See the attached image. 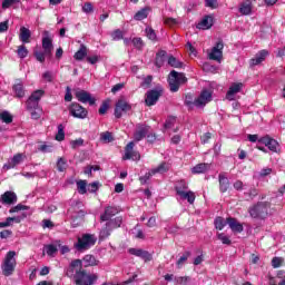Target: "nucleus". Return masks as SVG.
Here are the masks:
<instances>
[{"instance_id": "f257e3e1", "label": "nucleus", "mask_w": 285, "mask_h": 285, "mask_svg": "<svg viewBox=\"0 0 285 285\" xmlns=\"http://www.w3.org/2000/svg\"><path fill=\"white\" fill-rule=\"evenodd\" d=\"M83 266V261L81 259H75L70 264V269L67 272L68 277H71L72 273H76L75 284L76 285H92L96 283L97 279H99V276L97 274H87L86 271H81Z\"/></svg>"}, {"instance_id": "f03ea898", "label": "nucleus", "mask_w": 285, "mask_h": 285, "mask_svg": "<svg viewBox=\"0 0 285 285\" xmlns=\"http://www.w3.org/2000/svg\"><path fill=\"white\" fill-rule=\"evenodd\" d=\"M212 99L213 94L205 89L200 92L199 97L196 100L193 99V95L187 94L185 96V106H188V108H193V106H196V108H204V106L212 101Z\"/></svg>"}, {"instance_id": "7ed1b4c3", "label": "nucleus", "mask_w": 285, "mask_h": 285, "mask_svg": "<svg viewBox=\"0 0 285 285\" xmlns=\"http://www.w3.org/2000/svg\"><path fill=\"white\" fill-rule=\"evenodd\" d=\"M271 210L269 202H258L248 208V213L253 219H266Z\"/></svg>"}, {"instance_id": "20e7f679", "label": "nucleus", "mask_w": 285, "mask_h": 285, "mask_svg": "<svg viewBox=\"0 0 285 285\" xmlns=\"http://www.w3.org/2000/svg\"><path fill=\"white\" fill-rule=\"evenodd\" d=\"M14 257H17V252L14 250H10L6 254L1 264L2 275H4V277H10L14 274V268H17V258Z\"/></svg>"}, {"instance_id": "39448f33", "label": "nucleus", "mask_w": 285, "mask_h": 285, "mask_svg": "<svg viewBox=\"0 0 285 285\" xmlns=\"http://www.w3.org/2000/svg\"><path fill=\"white\" fill-rule=\"evenodd\" d=\"M105 224V227L100 230V239H106L110 237V234L116 230V228H121V224H124V217L117 216L116 218L109 220Z\"/></svg>"}, {"instance_id": "423d86ee", "label": "nucleus", "mask_w": 285, "mask_h": 285, "mask_svg": "<svg viewBox=\"0 0 285 285\" xmlns=\"http://www.w3.org/2000/svg\"><path fill=\"white\" fill-rule=\"evenodd\" d=\"M186 81H188V78H186L185 73L171 70L168 76L170 92H177L179 87L183 86V83H186Z\"/></svg>"}, {"instance_id": "0eeeda50", "label": "nucleus", "mask_w": 285, "mask_h": 285, "mask_svg": "<svg viewBox=\"0 0 285 285\" xmlns=\"http://www.w3.org/2000/svg\"><path fill=\"white\" fill-rule=\"evenodd\" d=\"M97 244V236L92 234H85L82 237L78 238V242L75 244V248L79 253H83V250H88L89 248H92Z\"/></svg>"}, {"instance_id": "6e6552de", "label": "nucleus", "mask_w": 285, "mask_h": 285, "mask_svg": "<svg viewBox=\"0 0 285 285\" xmlns=\"http://www.w3.org/2000/svg\"><path fill=\"white\" fill-rule=\"evenodd\" d=\"M68 215L71 217V219H83V217H86L83 203H81V200H72L68 209Z\"/></svg>"}, {"instance_id": "1a4fd4ad", "label": "nucleus", "mask_w": 285, "mask_h": 285, "mask_svg": "<svg viewBox=\"0 0 285 285\" xmlns=\"http://www.w3.org/2000/svg\"><path fill=\"white\" fill-rule=\"evenodd\" d=\"M43 95H46V91L42 89L33 91L26 102L27 110H39V102L41 101V97H43Z\"/></svg>"}, {"instance_id": "9d476101", "label": "nucleus", "mask_w": 285, "mask_h": 285, "mask_svg": "<svg viewBox=\"0 0 285 285\" xmlns=\"http://www.w3.org/2000/svg\"><path fill=\"white\" fill-rule=\"evenodd\" d=\"M129 110H132V105L126 101V98H119L116 102L114 115L116 119H121V115H124V112H129Z\"/></svg>"}, {"instance_id": "9b49d317", "label": "nucleus", "mask_w": 285, "mask_h": 285, "mask_svg": "<svg viewBox=\"0 0 285 285\" xmlns=\"http://www.w3.org/2000/svg\"><path fill=\"white\" fill-rule=\"evenodd\" d=\"M164 95V88L157 87L146 92L145 104L146 106H155L159 101V97Z\"/></svg>"}, {"instance_id": "f8f14e48", "label": "nucleus", "mask_w": 285, "mask_h": 285, "mask_svg": "<svg viewBox=\"0 0 285 285\" xmlns=\"http://www.w3.org/2000/svg\"><path fill=\"white\" fill-rule=\"evenodd\" d=\"M69 115L76 119H86L88 117V109L83 108L79 102H72L69 106Z\"/></svg>"}, {"instance_id": "ddd939ff", "label": "nucleus", "mask_w": 285, "mask_h": 285, "mask_svg": "<svg viewBox=\"0 0 285 285\" xmlns=\"http://www.w3.org/2000/svg\"><path fill=\"white\" fill-rule=\"evenodd\" d=\"M224 41L219 40L216 42V45L212 48V51L208 53V59L212 61H218V63L222 62V59L224 57Z\"/></svg>"}, {"instance_id": "4468645a", "label": "nucleus", "mask_w": 285, "mask_h": 285, "mask_svg": "<svg viewBox=\"0 0 285 285\" xmlns=\"http://www.w3.org/2000/svg\"><path fill=\"white\" fill-rule=\"evenodd\" d=\"M75 97H76V99H78V101H80V104H89V106H95V104L97 101L95 98H92L90 92H88L83 89L76 90Z\"/></svg>"}, {"instance_id": "2eb2a0df", "label": "nucleus", "mask_w": 285, "mask_h": 285, "mask_svg": "<svg viewBox=\"0 0 285 285\" xmlns=\"http://www.w3.org/2000/svg\"><path fill=\"white\" fill-rule=\"evenodd\" d=\"M135 141H130L126 147H125V155L122 159L126 161L128 159H132V161H139L141 159V156L138 154V151H135Z\"/></svg>"}, {"instance_id": "dca6fc26", "label": "nucleus", "mask_w": 285, "mask_h": 285, "mask_svg": "<svg viewBox=\"0 0 285 285\" xmlns=\"http://www.w3.org/2000/svg\"><path fill=\"white\" fill-rule=\"evenodd\" d=\"M148 132H150V126L138 124L134 132V141H141V139L147 137Z\"/></svg>"}, {"instance_id": "f3484780", "label": "nucleus", "mask_w": 285, "mask_h": 285, "mask_svg": "<svg viewBox=\"0 0 285 285\" xmlns=\"http://www.w3.org/2000/svg\"><path fill=\"white\" fill-rule=\"evenodd\" d=\"M258 144H264L272 153H277V148H279V142L271 136H264L258 139Z\"/></svg>"}, {"instance_id": "a211bd4d", "label": "nucleus", "mask_w": 285, "mask_h": 285, "mask_svg": "<svg viewBox=\"0 0 285 285\" xmlns=\"http://www.w3.org/2000/svg\"><path fill=\"white\" fill-rule=\"evenodd\" d=\"M242 88H244V83L242 82L232 83V86L229 87L226 94V99L228 101H235V95H237L238 92H242Z\"/></svg>"}, {"instance_id": "6ab92c4d", "label": "nucleus", "mask_w": 285, "mask_h": 285, "mask_svg": "<svg viewBox=\"0 0 285 285\" xmlns=\"http://www.w3.org/2000/svg\"><path fill=\"white\" fill-rule=\"evenodd\" d=\"M46 37L42 38V48L48 59L52 58V39L48 37V31H45Z\"/></svg>"}, {"instance_id": "aec40b11", "label": "nucleus", "mask_w": 285, "mask_h": 285, "mask_svg": "<svg viewBox=\"0 0 285 285\" xmlns=\"http://www.w3.org/2000/svg\"><path fill=\"white\" fill-rule=\"evenodd\" d=\"M12 91L17 99H23L26 97V88L23 87V81L21 79H17L12 86Z\"/></svg>"}, {"instance_id": "412c9836", "label": "nucleus", "mask_w": 285, "mask_h": 285, "mask_svg": "<svg viewBox=\"0 0 285 285\" xmlns=\"http://www.w3.org/2000/svg\"><path fill=\"white\" fill-rule=\"evenodd\" d=\"M266 57H268V50H261L258 53L255 55L254 58L249 60L250 68H255V66H259V63L266 61Z\"/></svg>"}, {"instance_id": "4be33fe9", "label": "nucleus", "mask_w": 285, "mask_h": 285, "mask_svg": "<svg viewBox=\"0 0 285 285\" xmlns=\"http://www.w3.org/2000/svg\"><path fill=\"white\" fill-rule=\"evenodd\" d=\"M129 254L135 255V257H140L145 262L153 261V254H149L148 250L139 249V248H129Z\"/></svg>"}, {"instance_id": "5701e85b", "label": "nucleus", "mask_w": 285, "mask_h": 285, "mask_svg": "<svg viewBox=\"0 0 285 285\" xmlns=\"http://www.w3.org/2000/svg\"><path fill=\"white\" fill-rule=\"evenodd\" d=\"M23 161V154L14 155L7 164L3 165V170H10L12 168H17L19 164Z\"/></svg>"}, {"instance_id": "b1692460", "label": "nucleus", "mask_w": 285, "mask_h": 285, "mask_svg": "<svg viewBox=\"0 0 285 285\" xmlns=\"http://www.w3.org/2000/svg\"><path fill=\"white\" fill-rule=\"evenodd\" d=\"M118 213H119V209H117V207L107 206L105 208V213L100 216V220L108 222L109 219H112V217H115V215H117Z\"/></svg>"}, {"instance_id": "393cba45", "label": "nucleus", "mask_w": 285, "mask_h": 285, "mask_svg": "<svg viewBox=\"0 0 285 285\" xmlns=\"http://www.w3.org/2000/svg\"><path fill=\"white\" fill-rule=\"evenodd\" d=\"M1 203L7 204L8 206L17 204V194H14V191H6L1 195Z\"/></svg>"}, {"instance_id": "a878e982", "label": "nucleus", "mask_w": 285, "mask_h": 285, "mask_svg": "<svg viewBox=\"0 0 285 285\" xmlns=\"http://www.w3.org/2000/svg\"><path fill=\"white\" fill-rule=\"evenodd\" d=\"M198 30H210L213 28V17L212 16H205L196 26Z\"/></svg>"}, {"instance_id": "bb28decb", "label": "nucleus", "mask_w": 285, "mask_h": 285, "mask_svg": "<svg viewBox=\"0 0 285 285\" xmlns=\"http://www.w3.org/2000/svg\"><path fill=\"white\" fill-rule=\"evenodd\" d=\"M227 224L229 228L233 230V233H243L244 232V225H242L239 222H237L236 218L228 217Z\"/></svg>"}, {"instance_id": "cd10ccee", "label": "nucleus", "mask_w": 285, "mask_h": 285, "mask_svg": "<svg viewBox=\"0 0 285 285\" xmlns=\"http://www.w3.org/2000/svg\"><path fill=\"white\" fill-rule=\"evenodd\" d=\"M218 181H219L220 193H226V190L230 188V180H228V177H226V174H219Z\"/></svg>"}, {"instance_id": "c85d7f7f", "label": "nucleus", "mask_w": 285, "mask_h": 285, "mask_svg": "<svg viewBox=\"0 0 285 285\" xmlns=\"http://www.w3.org/2000/svg\"><path fill=\"white\" fill-rule=\"evenodd\" d=\"M151 10L153 9L150 7H145V8L140 9L134 16L135 21H144V19H148V14H150Z\"/></svg>"}, {"instance_id": "c756f323", "label": "nucleus", "mask_w": 285, "mask_h": 285, "mask_svg": "<svg viewBox=\"0 0 285 285\" xmlns=\"http://www.w3.org/2000/svg\"><path fill=\"white\" fill-rule=\"evenodd\" d=\"M210 169V165L206 163H200L191 168L193 175H202L204 173H208Z\"/></svg>"}, {"instance_id": "7c9ffc66", "label": "nucleus", "mask_w": 285, "mask_h": 285, "mask_svg": "<svg viewBox=\"0 0 285 285\" xmlns=\"http://www.w3.org/2000/svg\"><path fill=\"white\" fill-rule=\"evenodd\" d=\"M86 57H88V48L86 45H80L79 50L73 55V59H76V61H83Z\"/></svg>"}, {"instance_id": "2f4dec72", "label": "nucleus", "mask_w": 285, "mask_h": 285, "mask_svg": "<svg viewBox=\"0 0 285 285\" xmlns=\"http://www.w3.org/2000/svg\"><path fill=\"white\" fill-rule=\"evenodd\" d=\"M30 37H32L30 29H28L26 27H21L20 35H19L20 41H22V43H30Z\"/></svg>"}, {"instance_id": "473e14b6", "label": "nucleus", "mask_w": 285, "mask_h": 285, "mask_svg": "<svg viewBox=\"0 0 285 285\" xmlns=\"http://www.w3.org/2000/svg\"><path fill=\"white\" fill-rule=\"evenodd\" d=\"M82 264L85 268H88V266H99V261L95 256L88 254L82 258Z\"/></svg>"}, {"instance_id": "72a5a7b5", "label": "nucleus", "mask_w": 285, "mask_h": 285, "mask_svg": "<svg viewBox=\"0 0 285 285\" xmlns=\"http://www.w3.org/2000/svg\"><path fill=\"white\" fill-rule=\"evenodd\" d=\"M180 199L187 200L188 204H195V193L194 191H179Z\"/></svg>"}, {"instance_id": "f704fd0d", "label": "nucleus", "mask_w": 285, "mask_h": 285, "mask_svg": "<svg viewBox=\"0 0 285 285\" xmlns=\"http://www.w3.org/2000/svg\"><path fill=\"white\" fill-rule=\"evenodd\" d=\"M170 170V166L167 163H161L158 167L151 169L153 175H164V173H168Z\"/></svg>"}, {"instance_id": "c9c22d12", "label": "nucleus", "mask_w": 285, "mask_h": 285, "mask_svg": "<svg viewBox=\"0 0 285 285\" xmlns=\"http://www.w3.org/2000/svg\"><path fill=\"white\" fill-rule=\"evenodd\" d=\"M214 224L217 230H224V227L228 224V218L225 220L224 217L218 216L215 218Z\"/></svg>"}, {"instance_id": "e433bc0d", "label": "nucleus", "mask_w": 285, "mask_h": 285, "mask_svg": "<svg viewBox=\"0 0 285 285\" xmlns=\"http://www.w3.org/2000/svg\"><path fill=\"white\" fill-rule=\"evenodd\" d=\"M240 14L248 16L253 12V6H250V2H243L239 7Z\"/></svg>"}, {"instance_id": "4c0bfd02", "label": "nucleus", "mask_w": 285, "mask_h": 285, "mask_svg": "<svg viewBox=\"0 0 285 285\" xmlns=\"http://www.w3.org/2000/svg\"><path fill=\"white\" fill-rule=\"evenodd\" d=\"M100 139L104 141V144H110L115 141V137H112V132L105 131L100 134Z\"/></svg>"}, {"instance_id": "58836bf2", "label": "nucleus", "mask_w": 285, "mask_h": 285, "mask_svg": "<svg viewBox=\"0 0 285 285\" xmlns=\"http://www.w3.org/2000/svg\"><path fill=\"white\" fill-rule=\"evenodd\" d=\"M175 190H176V195H179V193H184L188 190V184L185 180H179L175 187Z\"/></svg>"}, {"instance_id": "ea45409f", "label": "nucleus", "mask_w": 285, "mask_h": 285, "mask_svg": "<svg viewBox=\"0 0 285 285\" xmlns=\"http://www.w3.org/2000/svg\"><path fill=\"white\" fill-rule=\"evenodd\" d=\"M168 65L171 66V68H183L184 62L177 60V58H175V56H169Z\"/></svg>"}, {"instance_id": "a19ab883", "label": "nucleus", "mask_w": 285, "mask_h": 285, "mask_svg": "<svg viewBox=\"0 0 285 285\" xmlns=\"http://www.w3.org/2000/svg\"><path fill=\"white\" fill-rule=\"evenodd\" d=\"M146 32V37L150 40V41H157V33L155 32V29H153V27H147L145 29Z\"/></svg>"}, {"instance_id": "79ce46f5", "label": "nucleus", "mask_w": 285, "mask_h": 285, "mask_svg": "<svg viewBox=\"0 0 285 285\" xmlns=\"http://www.w3.org/2000/svg\"><path fill=\"white\" fill-rule=\"evenodd\" d=\"M86 186H88V183H86V180L77 181V188L80 195H86V193H88V189L86 188Z\"/></svg>"}, {"instance_id": "37998d69", "label": "nucleus", "mask_w": 285, "mask_h": 285, "mask_svg": "<svg viewBox=\"0 0 285 285\" xmlns=\"http://www.w3.org/2000/svg\"><path fill=\"white\" fill-rule=\"evenodd\" d=\"M28 48H26L24 45L18 47L17 55L19 59H26V57H28Z\"/></svg>"}, {"instance_id": "c03bdc74", "label": "nucleus", "mask_w": 285, "mask_h": 285, "mask_svg": "<svg viewBox=\"0 0 285 285\" xmlns=\"http://www.w3.org/2000/svg\"><path fill=\"white\" fill-rule=\"evenodd\" d=\"M0 119L3 124H12V115L8 111L0 112Z\"/></svg>"}, {"instance_id": "a18cd8bd", "label": "nucleus", "mask_w": 285, "mask_h": 285, "mask_svg": "<svg viewBox=\"0 0 285 285\" xmlns=\"http://www.w3.org/2000/svg\"><path fill=\"white\" fill-rule=\"evenodd\" d=\"M174 281L179 285H188V282H190V276H176L174 277Z\"/></svg>"}, {"instance_id": "49530a36", "label": "nucleus", "mask_w": 285, "mask_h": 285, "mask_svg": "<svg viewBox=\"0 0 285 285\" xmlns=\"http://www.w3.org/2000/svg\"><path fill=\"white\" fill-rule=\"evenodd\" d=\"M111 39L112 41H121V39H124V31L120 29L114 30L111 33Z\"/></svg>"}, {"instance_id": "de8ad7c7", "label": "nucleus", "mask_w": 285, "mask_h": 285, "mask_svg": "<svg viewBox=\"0 0 285 285\" xmlns=\"http://www.w3.org/2000/svg\"><path fill=\"white\" fill-rule=\"evenodd\" d=\"M57 168L59 173H63L66 168H68V163L66 161V158H59L57 161Z\"/></svg>"}, {"instance_id": "09e8293b", "label": "nucleus", "mask_w": 285, "mask_h": 285, "mask_svg": "<svg viewBox=\"0 0 285 285\" xmlns=\"http://www.w3.org/2000/svg\"><path fill=\"white\" fill-rule=\"evenodd\" d=\"M66 139V132L63 131V125L58 126V132L56 135L57 141H63Z\"/></svg>"}, {"instance_id": "8fccbe9b", "label": "nucleus", "mask_w": 285, "mask_h": 285, "mask_svg": "<svg viewBox=\"0 0 285 285\" xmlns=\"http://www.w3.org/2000/svg\"><path fill=\"white\" fill-rule=\"evenodd\" d=\"M45 248H46V253L49 257H55V255L58 250L56 245H52V244L46 245Z\"/></svg>"}, {"instance_id": "3c124183", "label": "nucleus", "mask_w": 285, "mask_h": 285, "mask_svg": "<svg viewBox=\"0 0 285 285\" xmlns=\"http://www.w3.org/2000/svg\"><path fill=\"white\" fill-rule=\"evenodd\" d=\"M191 253L190 252H185L183 254V256H180V258L177 261V266H184V264H186V262H188V257H190Z\"/></svg>"}, {"instance_id": "603ef678", "label": "nucleus", "mask_w": 285, "mask_h": 285, "mask_svg": "<svg viewBox=\"0 0 285 285\" xmlns=\"http://www.w3.org/2000/svg\"><path fill=\"white\" fill-rule=\"evenodd\" d=\"M26 217H28V214L22 213L20 216H13V217H9V223L12 226V222H14L16 224H21L22 219H26Z\"/></svg>"}, {"instance_id": "864d4df0", "label": "nucleus", "mask_w": 285, "mask_h": 285, "mask_svg": "<svg viewBox=\"0 0 285 285\" xmlns=\"http://www.w3.org/2000/svg\"><path fill=\"white\" fill-rule=\"evenodd\" d=\"M151 83H153V76H147L142 79V82L140 83V86L146 90L150 88Z\"/></svg>"}, {"instance_id": "5fc2aeb1", "label": "nucleus", "mask_w": 285, "mask_h": 285, "mask_svg": "<svg viewBox=\"0 0 285 285\" xmlns=\"http://www.w3.org/2000/svg\"><path fill=\"white\" fill-rule=\"evenodd\" d=\"M33 55L40 63H43L46 61V57H48L46 51H35Z\"/></svg>"}, {"instance_id": "6e6d98bb", "label": "nucleus", "mask_w": 285, "mask_h": 285, "mask_svg": "<svg viewBox=\"0 0 285 285\" xmlns=\"http://www.w3.org/2000/svg\"><path fill=\"white\" fill-rule=\"evenodd\" d=\"M153 175H155V174H153V169H151V170L148 171L146 175L140 176V177H139L140 184H141L142 186L146 185V184H148V180L150 179V177H153Z\"/></svg>"}, {"instance_id": "4d7b16f0", "label": "nucleus", "mask_w": 285, "mask_h": 285, "mask_svg": "<svg viewBox=\"0 0 285 285\" xmlns=\"http://www.w3.org/2000/svg\"><path fill=\"white\" fill-rule=\"evenodd\" d=\"M19 210H30V207L26 205L18 204L17 206L12 207L9 213H19Z\"/></svg>"}, {"instance_id": "13d9d810", "label": "nucleus", "mask_w": 285, "mask_h": 285, "mask_svg": "<svg viewBox=\"0 0 285 285\" xmlns=\"http://www.w3.org/2000/svg\"><path fill=\"white\" fill-rule=\"evenodd\" d=\"M70 146L73 150H77L80 146H83V138H79L70 141Z\"/></svg>"}, {"instance_id": "bf43d9fd", "label": "nucleus", "mask_w": 285, "mask_h": 285, "mask_svg": "<svg viewBox=\"0 0 285 285\" xmlns=\"http://www.w3.org/2000/svg\"><path fill=\"white\" fill-rule=\"evenodd\" d=\"M205 6L207 8H212V10H215L219 8V2H217V0H205Z\"/></svg>"}, {"instance_id": "052dcab7", "label": "nucleus", "mask_w": 285, "mask_h": 285, "mask_svg": "<svg viewBox=\"0 0 285 285\" xmlns=\"http://www.w3.org/2000/svg\"><path fill=\"white\" fill-rule=\"evenodd\" d=\"M282 264H284V258H282V257H274L272 259L273 268H279V266H282Z\"/></svg>"}, {"instance_id": "680f3d73", "label": "nucleus", "mask_w": 285, "mask_h": 285, "mask_svg": "<svg viewBox=\"0 0 285 285\" xmlns=\"http://www.w3.org/2000/svg\"><path fill=\"white\" fill-rule=\"evenodd\" d=\"M16 0H3L2 1V10H8V8H12V6L17 4Z\"/></svg>"}, {"instance_id": "e2e57ef3", "label": "nucleus", "mask_w": 285, "mask_h": 285, "mask_svg": "<svg viewBox=\"0 0 285 285\" xmlns=\"http://www.w3.org/2000/svg\"><path fill=\"white\" fill-rule=\"evenodd\" d=\"M82 11L86 12V14H90V12H94V11H95V8L92 7V3H91V2H86V3L82 6Z\"/></svg>"}, {"instance_id": "0e129e2a", "label": "nucleus", "mask_w": 285, "mask_h": 285, "mask_svg": "<svg viewBox=\"0 0 285 285\" xmlns=\"http://www.w3.org/2000/svg\"><path fill=\"white\" fill-rule=\"evenodd\" d=\"M132 45L135 48H137V50H141V48H144V40H141V38H134Z\"/></svg>"}, {"instance_id": "69168bd1", "label": "nucleus", "mask_w": 285, "mask_h": 285, "mask_svg": "<svg viewBox=\"0 0 285 285\" xmlns=\"http://www.w3.org/2000/svg\"><path fill=\"white\" fill-rule=\"evenodd\" d=\"M175 117H169L166 121H165V125H164V128L166 130H169V128H173V126H175Z\"/></svg>"}, {"instance_id": "338daca9", "label": "nucleus", "mask_w": 285, "mask_h": 285, "mask_svg": "<svg viewBox=\"0 0 285 285\" xmlns=\"http://www.w3.org/2000/svg\"><path fill=\"white\" fill-rule=\"evenodd\" d=\"M218 239L222 240V244H226L227 246H230L232 244L230 238H228L224 233L218 234Z\"/></svg>"}, {"instance_id": "774afa93", "label": "nucleus", "mask_w": 285, "mask_h": 285, "mask_svg": "<svg viewBox=\"0 0 285 285\" xmlns=\"http://www.w3.org/2000/svg\"><path fill=\"white\" fill-rule=\"evenodd\" d=\"M86 59L88 63H90L91 66H95V63H98L99 61V56H89Z\"/></svg>"}]
</instances>
